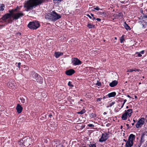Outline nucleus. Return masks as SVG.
Listing matches in <instances>:
<instances>
[{"label":"nucleus","mask_w":147,"mask_h":147,"mask_svg":"<svg viewBox=\"0 0 147 147\" xmlns=\"http://www.w3.org/2000/svg\"><path fill=\"white\" fill-rule=\"evenodd\" d=\"M43 0H29L27 1L24 5V7L26 8V11H28L29 10L35 7L38 4L41 3Z\"/></svg>","instance_id":"obj_1"},{"label":"nucleus","mask_w":147,"mask_h":147,"mask_svg":"<svg viewBox=\"0 0 147 147\" xmlns=\"http://www.w3.org/2000/svg\"><path fill=\"white\" fill-rule=\"evenodd\" d=\"M61 18L60 15L58 14L55 11H52L46 13L45 18L51 21H55Z\"/></svg>","instance_id":"obj_2"},{"label":"nucleus","mask_w":147,"mask_h":147,"mask_svg":"<svg viewBox=\"0 0 147 147\" xmlns=\"http://www.w3.org/2000/svg\"><path fill=\"white\" fill-rule=\"evenodd\" d=\"M17 9H12L11 10H9V12L11 15V17L12 18L13 20H17L19 18L22 17L24 16V14L22 13H15L14 12L16 11Z\"/></svg>","instance_id":"obj_3"},{"label":"nucleus","mask_w":147,"mask_h":147,"mask_svg":"<svg viewBox=\"0 0 147 147\" xmlns=\"http://www.w3.org/2000/svg\"><path fill=\"white\" fill-rule=\"evenodd\" d=\"M32 139L30 138H24L20 140L18 144L20 145H24L26 147H28L31 143Z\"/></svg>","instance_id":"obj_4"},{"label":"nucleus","mask_w":147,"mask_h":147,"mask_svg":"<svg viewBox=\"0 0 147 147\" xmlns=\"http://www.w3.org/2000/svg\"><path fill=\"white\" fill-rule=\"evenodd\" d=\"M135 139V136L133 134H131L129 136L125 146V147H131L133 145V142Z\"/></svg>","instance_id":"obj_5"},{"label":"nucleus","mask_w":147,"mask_h":147,"mask_svg":"<svg viewBox=\"0 0 147 147\" xmlns=\"http://www.w3.org/2000/svg\"><path fill=\"white\" fill-rule=\"evenodd\" d=\"M28 26L31 29H36L40 26V24L38 22H30Z\"/></svg>","instance_id":"obj_6"},{"label":"nucleus","mask_w":147,"mask_h":147,"mask_svg":"<svg viewBox=\"0 0 147 147\" xmlns=\"http://www.w3.org/2000/svg\"><path fill=\"white\" fill-rule=\"evenodd\" d=\"M32 77L33 78L34 80L39 82L40 83H42L43 82V79L36 73H34L32 75Z\"/></svg>","instance_id":"obj_7"},{"label":"nucleus","mask_w":147,"mask_h":147,"mask_svg":"<svg viewBox=\"0 0 147 147\" xmlns=\"http://www.w3.org/2000/svg\"><path fill=\"white\" fill-rule=\"evenodd\" d=\"M145 121L144 118H142L138 121L136 125V127L137 128L140 127L144 124Z\"/></svg>","instance_id":"obj_8"},{"label":"nucleus","mask_w":147,"mask_h":147,"mask_svg":"<svg viewBox=\"0 0 147 147\" xmlns=\"http://www.w3.org/2000/svg\"><path fill=\"white\" fill-rule=\"evenodd\" d=\"M72 63L74 65H79L82 63L81 61L77 58H73L71 59Z\"/></svg>","instance_id":"obj_9"},{"label":"nucleus","mask_w":147,"mask_h":147,"mask_svg":"<svg viewBox=\"0 0 147 147\" xmlns=\"http://www.w3.org/2000/svg\"><path fill=\"white\" fill-rule=\"evenodd\" d=\"M108 136L109 134L107 133L102 134L99 140V142H103L105 141L108 138Z\"/></svg>","instance_id":"obj_10"},{"label":"nucleus","mask_w":147,"mask_h":147,"mask_svg":"<svg viewBox=\"0 0 147 147\" xmlns=\"http://www.w3.org/2000/svg\"><path fill=\"white\" fill-rule=\"evenodd\" d=\"M140 20L139 21V23L142 26L143 28H145L146 26L147 25V22H146V20H144L142 19H140Z\"/></svg>","instance_id":"obj_11"},{"label":"nucleus","mask_w":147,"mask_h":147,"mask_svg":"<svg viewBox=\"0 0 147 147\" xmlns=\"http://www.w3.org/2000/svg\"><path fill=\"white\" fill-rule=\"evenodd\" d=\"M11 17V13H7L3 16L2 18V20H6L9 18L10 19Z\"/></svg>","instance_id":"obj_12"},{"label":"nucleus","mask_w":147,"mask_h":147,"mask_svg":"<svg viewBox=\"0 0 147 147\" xmlns=\"http://www.w3.org/2000/svg\"><path fill=\"white\" fill-rule=\"evenodd\" d=\"M75 73V71L73 69H70L69 70L66 71L65 72V74L66 75L69 76Z\"/></svg>","instance_id":"obj_13"},{"label":"nucleus","mask_w":147,"mask_h":147,"mask_svg":"<svg viewBox=\"0 0 147 147\" xmlns=\"http://www.w3.org/2000/svg\"><path fill=\"white\" fill-rule=\"evenodd\" d=\"M125 112L126 114L128 117H131L132 113V110L131 109H128L126 111H125Z\"/></svg>","instance_id":"obj_14"},{"label":"nucleus","mask_w":147,"mask_h":147,"mask_svg":"<svg viewBox=\"0 0 147 147\" xmlns=\"http://www.w3.org/2000/svg\"><path fill=\"white\" fill-rule=\"evenodd\" d=\"M22 108L21 106L19 104L17 105V106L16 107V109L17 111V112L18 113H20L22 111Z\"/></svg>","instance_id":"obj_15"},{"label":"nucleus","mask_w":147,"mask_h":147,"mask_svg":"<svg viewBox=\"0 0 147 147\" xmlns=\"http://www.w3.org/2000/svg\"><path fill=\"white\" fill-rule=\"evenodd\" d=\"M118 82L116 80H114L110 83L109 85L111 87H114L116 86Z\"/></svg>","instance_id":"obj_16"},{"label":"nucleus","mask_w":147,"mask_h":147,"mask_svg":"<svg viewBox=\"0 0 147 147\" xmlns=\"http://www.w3.org/2000/svg\"><path fill=\"white\" fill-rule=\"evenodd\" d=\"M144 134H143L141 136L140 142L138 146L139 147H140L141 146L142 143L144 141Z\"/></svg>","instance_id":"obj_17"},{"label":"nucleus","mask_w":147,"mask_h":147,"mask_svg":"<svg viewBox=\"0 0 147 147\" xmlns=\"http://www.w3.org/2000/svg\"><path fill=\"white\" fill-rule=\"evenodd\" d=\"M8 85L10 88H13L16 86V84L14 82H10L9 83Z\"/></svg>","instance_id":"obj_18"},{"label":"nucleus","mask_w":147,"mask_h":147,"mask_svg":"<svg viewBox=\"0 0 147 147\" xmlns=\"http://www.w3.org/2000/svg\"><path fill=\"white\" fill-rule=\"evenodd\" d=\"M55 56L56 58H58L63 54V53L59 52H55Z\"/></svg>","instance_id":"obj_19"},{"label":"nucleus","mask_w":147,"mask_h":147,"mask_svg":"<svg viewBox=\"0 0 147 147\" xmlns=\"http://www.w3.org/2000/svg\"><path fill=\"white\" fill-rule=\"evenodd\" d=\"M127 117H128L125 112L123 114L121 117L122 119L124 120H126Z\"/></svg>","instance_id":"obj_20"},{"label":"nucleus","mask_w":147,"mask_h":147,"mask_svg":"<svg viewBox=\"0 0 147 147\" xmlns=\"http://www.w3.org/2000/svg\"><path fill=\"white\" fill-rule=\"evenodd\" d=\"M124 26L125 28L127 30H130L131 29L130 28L129 26L126 23V22H125L124 23Z\"/></svg>","instance_id":"obj_21"},{"label":"nucleus","mask_w":147,"mask_h":147,"mask_svg":"<svg viewBox=\"0 0 147 147\" xmlns=\"http://www.w3.org/2000/svg\"><path fill=\"white\" fill-rule=\"evenodd\" d=\"M116 93L115 92H113L109 94L108 96L110 98L116 95Z\"/></svg>","instance_id":"obj_22"},{"label":"nucleus","mask_w":147,"mask_h":147,"mask_svg":"<svg viewBox=\"0 0 147 147\" xmlns=\"http://www.w3.org/2000/svg\"><path fill=\"white\" fill-rule=\"evenodd\" d=\"M5 6L3 4H0V11L4 10Z\"/></svg>","instance_id":"obj_23"},{"label":"nucleus","mask_w":147,"mask_h":147,"mask_svg":"<svg viewBox=\"0 0 147 147\" xmlns=\"http://www.w3.org/2000/svg\"><path fill=\"white\" fill-rule=\"evenodd\" d=\"M147 19V15L145 14H143V16H141L140 17L139 19Z\"/></svg>","instance_id":"obj_24"},{"label":"nucleus","mask_w":147,"mask_h":147,"mask_svg":"<svg viewBox=\"0 0 147 147\" xmlns=\"http://www.w3.org/2000/svg\"><path fill=\"white\" fill-rule=\"evenodd\" d=\"M94 25L92 24H88L87 25V27H88L89 28H94Z\"/></svg>","instance_id":"obj_25"},{"label":"nucleus","mask_w":147,"mask_h":147,"mask_svg":"<svg viewBox=\"0 0 147 147\" xmlns=\"http://www.w3.org/2000/svg\"><path fill=\"white\" fill-rule=\"evenodd\" d=\"M56 145L54 144V146L56 147H62V146L61 144L59 143V142H57V143H56Z\"/></svg>","instance_id":"obj_26"},{"label":"nucleus","mask_w":147,"mask_h":147,"mask_svg":"<svg viewBox=\"0 0 147 147\" xmlns=\"http://www.w3.org/2000/svg\"><path fill=\"white\" fill-rule=\"evenodd\" d=\"M124 35H123L120 38V40L121 43H122L123 42V41L124 40Z\"/></svg>","instance_id":"obj_27"},{"label":"nucleus","mask_w":147,"mask_h":147,"mask_svg":"<svg viewBox=\"0 0 147 147\" xmlns=\"http://www.w3.org/2000/svg\"><path fill=\"white\" fill-rule=\"evenodd\" d=\"M20 100H21V102L23 103L25 102V99L23 97H20Z\"/></svg>","instance_id":"obj_28"},{"label":"nucleus","mask_w":147,"mask_h":147,"mask_svg":"<svg viewBox=\"0 0 147 147\" xmlns=\"http://www.w3.org/2000/svg\"><path fill=\"white\" fill-rule=\"evenodd\" d=\"M138 71L137 69H129L127 71V72H132L133 71Z\"/></svg>","instance_id":"obj_29"},{"label":"nucleus","mask_w":147,"mask_h":147,"mask_svg":"<svg viewBox=\"0 0 147 147\" xmlns=\"http://www.w3.org/2000/svg\"><path fill=\"white\" fill-rule=\"evenodd\" d=\"M85 113V110L84 109L82 110L81 111L78 112V114H82Z\"/></svg>","instance_id":"obj_30"},{"label":"nucleus","mask_w":147,"mask_h":147,"mask_svg":"<svg viewBox=\"0 0 147 147\" xmlns=\"http://www.w3.org/2000/svg\"><path fill=\"white\" fill-rule=\"evenodd\" d=\"M94 9L96 10L97 11H98L100 9L98 7H96L94 8L93 9H92V10L94 11Z\"/></svg>","instance_id":"obj_31"},{"label":"nucleus","mask_w":147,"mask_h":147,"mask_svg":"<svg viewBox=\"0 0 147 147\" xmlns=\"http://www.w3.org/2000/svg\"><path fill=\"white\" fill-rule=\"evenodd\" d=\"M68 85L70 87H73L74 86L71 84V83L70 82H68Z\"/></svg>","instance_id":"obj_32"},{"label":"nucleus","mask_w":147,"mask_h":147,"mask_svg":"<svg viewBox=\"0 0 147 147\" xmlns=\"http://www.w3.org/2000/svg\"><path fill=\"white\" fill-rule=\"evenodd\" d=\"M90 147H96V146L94 144H91L89 145Z\"/></svg>","instance_id":"obj_33"},{"label":"nucleus","mask_w":147,"mask_h":147,"mask_svg":"<svg viewBox=\"0 0 147 147\" xmlns=\"http://www.w3.org/2000/svg\"><path fill=\"white\" fill-rule=\"evenodd\" d=\"M119 15H117V16H116V17L117 18H120V17H122V13H119Z\"/></svg>","instance_id":"obj_34"},{"label":"nucleus","mask_w":147,"mask_h":147,"mask_svg":"<svg viewBox=\"0 0 147 147\" xmlns=\"http://www.w3.org/2000/svg\"><path fill=\"white\" fill-rule=\"evenodd\" d=\"M136 53L137 54H138L137 56H138V57H140L142 56V55L140 53V52H137Z\"/></svg>","instance_id":"obj_35"},{"label":"nucleus","mask_w":147,"mask_h":147,"mask_svg":"<svg viewBox=\"0 0 147 147\" xmlns=\"http://www.w3.org/2000/svg\"><path fill=\"white\" fill-rule=\"evenodd\" d=\"M88 126L89 127H94V125L92 124H89L88 125Z\"/></svg>","instance_id":"obj_36"},{"label":"nucleus","mask_w":147,"mask_h":147,"mask_svg":"<svg viewBox=\"0 0 147 147\" xmlns=\"http://www.w3.org/2000/svg\"><path fill=\"white\" fill-rule=\"evenodd\" d=\"M96 85L98 86H100L101 85V83L100 82H98L96 83Z\"/></svg>","instance_id":"obj_37"},{"label":"nucleus","mask_w":147,"mask_h":147,"mask_svg":"<svg viewBox=\"0 0 147 147\" xmlns=\"http://www.w3.org/2000/svg\"><path fill=\"white\" fill-rule=\"evenodd\" d=\"M101 99H102V98H97V102L100 101Z\"/></svg>","instance_id":"obj_38"},{"label":"nucleus","mask_w":147,"mask_h":147,"mask_svg":"<svg viewBox=\"0 0 147 147\" xmlns=\"http://www.w3.org/2000/svg\"><path fill=\"white\" fill-rule=\"evenodd\" d=\"M21 65V63H18V65H17V66H18V67H20V66Z\"/></svg>","instance_id":"obj_39"},{"label":"nucleus","mask_w":147,"mask_h":147,"mask_svg":"<svg viewBox=\"0 0 147 147\" xmlns=\"http://www.w3.org/2000/svg\"><path fill=\"white\" fill-rule=\"evenodd\" d=\"M144 50H143V51H141V52H140V53L141 54H144Z\"/></svg>","instance_id":"obj_40"},{"label":"nucleus","mask_w":147,"mask_h":147,"mask_svg":"<svg viewBox=\"0 0 147 147\" xmlns=\"http://www.w3.org/2000/svg\"><path fill=\"white\" fill-rule=\"evenodd\" d=\"M86 16L90 18L91 19L92 18L88 14H86Z\"/></svg>","instance_id":"obj_41"},{"label":"nucleus","mask_w":147,"mask_h":147,"mask_svg":"<svg viewBox=\"0 0 147 147\" xmlns=\"http://www.w3.org/2000/svg\"><path fill=\"white\" fill-rule=\"evenodd\" d=\"M96 20L98 21H101V19L99 18H97L96 19Z\"/></svg>","instance_id":"obj_42"},{"label":"nucleus","mask_w":147,"mask_h":147,"mask_svg":"<svg viewBox=\"0 0 147 147\" xmlns=\"http://www.w3.org/2000/svg\"><path fill=\"white\" fill-rule=\"evenodd\" d=\"M127 101V100L126 99H124L123 100V103L124 104H125V103Z\"/></svg>","instance_id":"obj_43"},{"label":"nucleus","mask_w":147,"mask_h":147,"mask_svg":"<svg viewBox=\"0 0 147 147\" xmlns=\"http://www.w3.org/2000/svg\"><path fill=\"white\" fill-rule=\"evenodd\" d=\"M114 103H115L114 102H112L111 104H110V106H112L114 104Z\"/></svg>","instance_id":"obj_44"},{"label":"nucleus","mask_w":147,"mask_h":147,"mask_svg":"<svg viewBox=\"0 0 147 147\" xmlns=\"http://www.w3.org/2000/svg\"><path fill=\"white\" fill-rule=\"evenodd\" d=\"M127 96L128 97H129V98H131V97L129 96V95H127Z\"/></svg>","instance_id":"obj_45"},{"label":"nucleus","mask_w":147,"mask_h":147,"mask_svg":"<svg viewBox=\"0 0 147 147\" xmlns=\"http://www.w3.org/2000/svg\"><path fill=\"white\" fill-rule=\"evenodd\" d=\"M92 17H93V18H92V20H94L95 19H96L95 18V17H94V16Z\"/></svg>","instance_id":"obj_46"},{"label":"nucleus","mask_w":147,"mask_h":147,"mask_svg":"<svg viewBox=\"0 0 147 147\" xmlns=\"http://www.w3.org/2000/svg\"><path fill=\"white\" fill-rule=\"evenodd\" d=\"M124 105V104L123 103V105H122V106L121 107V108H122L123 107Z\"/></svg>","instance_id":"obj_47"},{"label":"nucleus","mask_w":147,"mask_h":147,"mask_svg":"<svg viewBox=\"0 0 147 147\" xmlns=\"http://www.w3.org/2000/svg\"><path fill=\"white\" fill-rule=\"evenodd\" d=\"M91 16L92 17H93L94 16V15L93 14L91 13Z\"/></svg>","instance_id":"obj_48"},{"label":"nucleus","mask_w":147,"mask_h":147,"mask_svg":"<svg viewBox=\"0 0 147 147\" xmlns=\"http://www.w3.org/2000/svg\"><path fill=\"white\" fill-rule=\"evenodd\" d=\"M52 116V115H49V116L50 117H51V116Z\"/></svg>","instance_id":"obj_49"},{"label":"nucleus","mask_w":147,"mask_h":147,"mask_svg":"<svg viewBox=\"0 0 147 147\" xmlns=\"http://www.w3.org/2000/svg\"><path fill=\"white\" fill-rule=\"evenodd\" d=\"M133 121L134 122V123L136 122L135 120L134 119L133 120Z\"/></svg>","instance_id":"obj_50"},{"label":"nucleus","mask_w":147,"mask_h":147,"mask_svg":"<svg viewBox=\"0 0 147 147\" xmlns=\"http://www.w3.org/2000/svg\"><path fill=\"white\" fill-rule=\"evenodd\" d=\"M134 125V123H132V125Z\"/></svg>","instance_id":"obj_51"},{"label":"nucleus","mask_w":147,"mask_h":147,"mask_svg":"<svg viewBox=\"0 0 147 147\" xmlns=\"http://www.w3.org/2000/svg\"><path fill=\"white\" fill-rule=\"evenodd\" d=\"M127 109H128V106H127L126 107Z\"/></svg>","instance_id":"obj_52"},{"label":"nucleus","mask_w":147,"mask_h":147,"mask_svg":"<svg viewBox=\"0 0 147 147\" xmlns=\"http://www.w3.org/2000/svg\"><path fill=\"white\" fill-rule=\"evenodd\" d=\"M86 147V146H82V147Z\"/></svg>","instance_id":"obj_53"},{"label":"nucleus","mask_w":147,"mask_h":147,"mask_svg":"<svg viewBox=\"0 0 147 147\" xmlns=\"http://www.w3.org/2000/svg\"><path fill=\"white\" fill-rule=\"evenodd\" d=\"M104 114H106V113L105 112H104Z\"/></svg>","instance_id":"obj_54"},{"label":"nucleus","mask_w":147,"mask_h":147,"mask_svg":"<svg viewBox=\"0 0 147 147\" xmlns=\"http://www.w3.org/2000/svg\"><path fill=\"white\" fill-rule=\"evenodd\" d=\"M135 98H137V96H135Z\"/></svg>","instance_id":"obj_55"},{"label":"nucleus","mask_w":147,"mask_h":147,"mask_svg":"<svg viewBox=\"0 0 147 147\" xmlns=\"http://www.w3.org/2000/svg\"><path fill=\"white\" fill-rule=\"evenodd\" d=\"M115 39H117V38H116V37H115Z\"/></svg>","instance_id":"obj_56"},{"label":"nucleus","mask_w":147,"mask_h":147,"mask_svg":"<svg viewBox=\"0 0 147 147\" xmlns=\"http://www.w3.org/2000/svg\"><path fill=\"white\" fill-rule=\"evenodd\" d=\"M123 140H124V141H126V140H125L124 139Z\"/></svg>","instance_id":"obj_57"},{"label":"nucleus","mask_w":147,"mask_h":147,"mask_svg":"<svg viewBox=\"0 0 147 147\" xmlns=\"http://www.w3.org/2000/svg\"><path fill=\"white\" fill-rule=\"evenodd\" d=\"M122 126H121V128H122Z\"/></svg>","instance_id":"obj_58"},{"label":"nucleus","mask_w":147,"mask_h":147,"mask_svg":"<svg viewBox=\"0 0 147 147\" xmlns=\"http://www.w3.org/2000/svg\"><path fill=\"white\" fill-rule=\"evenodd\" d=\"M127 125V126L128 125V124H127V125Z\"/></svg>","instance_id":"obj_59"},{"label":"nucleus","mask_w":147,"mask_h":147,"mask_svg":"<svg viewBox=\"0 0 147 147\" xmlns=\"http://www.w3.org/2000/svg\"><path fill=\"white\" fill-rule=\"evenodd\" d=\"M146 19H144V20H146Z\"/></svg>","instance_id":"obj_60"}]
</instances>
